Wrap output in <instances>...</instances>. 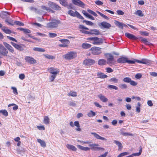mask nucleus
I'll return each instance as SVG.
<instances>
[{
  "label": "nucleus",
  "instance_id": "obj_1",
  "mask_svg": "<svg viewBox=\"0 0 157 157\" xmlns=\"http://www.w3.org/2000/svg\"><path fill=\"white\" fill-rule=\"evenodd\" d=\"M107 59L106 63L110 66L115 65L116 61L114 60V56L111 53H106L104 54Z\"/></svg>",
  "mask_w": 157,
  "mask_h": 157
},
{
  "label": "nucleus",
  "instance_id": "obj_2",
  "mask_svg": "<svg viewBox=\"0 0 157 157\" xmlns=\"http://www.w3.org/2000/svg\"><path fill=\"white\" fill-rule=\"evenodd\" d=\"M60 24L59 20L52 19L51 21L46 24V27L48 28H56Z\"/></svg>",
  "mask_w": 157,
  "mask_h": 157
},
{
  "label": "nucleus",
  "instance_id": "obj_3",
  "mask_svg": "<svg viewBox=\"0 0 157 157\" xmlns=\"http://www.w3.org/2000/svg\"><path fill=\"white\" fill-rule=\"evenodd\" d=\"M77 56V53L72 51L68 52L66 54L63 55V56L64 58L67 60H70L75 58Z\"/></svg>",
  "mask_w": 157,
  "mask_h": 157
},
{
  "label": "nucleus",
  "instance_id": "obj_4",
  "mask_svg": "<svg viewBox=\"0 0 157 157\" xmlns=\"http://www.w3.org/2000/svg\"><path fill=\"white\" fill-rule=\"evenodd\" d=\"M67 13L71 16L74 17H76L82 20L84 19V17L77 11L74 12L71 10H69L68 11Z\"/></svg>",
  "mask_w": 157,
  "mask_h": 157
},
{
  "label": "nucleus",
  "instance_id": "obj_5",
  "mask_svg": "<svg viewBox=\"0 0 157 157\" xmlns=\"http://www.w3.org/2000/svg\"><path fill=\"white\" fill-rule=\"evenodd\" d=\"M48 6L56 10H61V7L56 3L51 2L48 1Z\"/></svg>",
  "mask_w": 157,
  "mask_h": 157
},
{
  "label": "nucleus",
  "instance_id": "obj_6",
  "mask_svg": "<svg viewBox=\"0 0 157 157\" xmlns=\"http://www.w3.org/2000/svg\"><path fill=\"white\" fill-rule=\"evenodd\" d=\"M92 53L94 55H98L101 53V48L97 47H93L90 49Z\"/></svg>",
  "mask_w": 157,
  "mask_h": 157
},
{
  "label": "nucleus",
  "instance_id": "obj_7",
  "mask_svg": "<svg viewBox=\"0 0 157 157\" xmlns=\"http://www.w3.org/2000/svg\"><path fill=\"white\" fill-rule=\"evenodd\" d=\"M10 44L16 49L20 51L24 50V48L25 47V46L24 45H19L12 42H11Z\"/></svg>",
  "mask_w": 157,
  "mask_h": 157
},
{
  "label": "nucleus",
  "instance_id": "obj_8",
  "mask_svg": "<svg viewBox=\"0 0 157 157\" xmlns=\"http://www.w3.org/2000/svg\"><path fill=\"white\" fill-rule=\"evenodd\" d=\"M95 63V60L91 59H86L83 62V64L86 66L92 65Z\"/></svg>",
  "mask_w": 157,
  "mask_h": 157
},
{
  "label": "nucleus",
  "instance_id": "obj_9",
  "mask_svg": "<svg viewBox=\"0 0 157 157\" xmlns=\"http://www.w3.org/2000/svg\"><path fill=\"white\" fill-rule=\"evenodd\" d=\"M98 25L101 28H103L106 29H109L111 26V25L105 21H103L98 23Z\"/></svg>",
  "mask_w": 157,
  "mask_h": 157
},
{
  "label": "nucleus",
  "instance_id": "obj_10",
  "mask_svg": "<svg viewBox=\"0 0 157 157\" xmlns=\"http://www.w3.org/2000/svg\"><path fill=\"white\" fill-rule=\"evenodd\" d=\"M25 60L26 62L31 64H34L36 62V60L34 59L30 56H25Z\"/></svg>",
  "mask_w": 157,
  "mask_h": 157
},
{
  "label": "nucleus",
  "instance_id": "obj_11",
  "mask_svg": "<svg viewBox=\"0 0 157 157\" xmlns=\"http://www.w3.org/2000/svg\"><path fill=\"white\" fill-rule=\"evenodd\" d=\"M8 52L4 47L0 44V54L5 56H7Z\"/></svg>",
  "mask_w": 157,
  "mask_h": 157
},
{
  "label": "nucleus",
  "instance_id": "obj_12",
  "mask_svg": "<svg viewBox=\"0 0 157 157\" xmlns=\"http://www.w3.org/2000/svg\"><path fill=\"white\" fill-rule=\"evenodd\" d=\"M48 71L52 75H57L59 72V70L54 67H50L48 69Z\"/></svg>",
  "mask_w": 157,
  "mask_h": 157
},
{
  "label": "nucleus",
  "instance_id": "obj_13",
  "mask_svg": "<svg viewBox=\"0 0 157 157\" xmlns=\"http://www.w3.org/2000/svg\"><path fill=\"white\" fill-rule=\"evenodd\" d=\"M74 4L79 7L84 8L85 6V4L80 0H72Z\"/></svg>",
  "mask_w": 157,
  "mask_h": 157
},
{
  "label": "nucleus",
  "instance_id": "obj_14",
  "mask_svg": "<svg viewBox=\"0 0 157 157\" xmlns=\"http://www.w3.org/2000/svg\"><path fill=\"white\" fill-rule=\"evenodd\" d=\"M125 35L126 37L131 40H137L139 38L136 37L134 35L128 33H125Z\"/></svg>",
  "mask_w": 157,
  "mask_h": 157
},
{
  "label": "nucleus",
  "instance_id": "obj_15",
  "mask_svg": "<svg viewBox=\"0 0 157 157\" xmlns=\"http://www.w3.org/2000/svg\"><path fill=\"white\" fill-rule=\"evenodd\" d=\"M3 44L9 50V52L13 53L14 52V50L13 48L9 44H7L6 42H4Z\"/></svg>",
  "mask_w": 157,
  "mask_h": 157
},
{
  "label": "nucleus",
  "instance_id": "obj_16",
  "mask_svg": "<svg viewBox=\"0 0 157 157\" xmlns=\"http://www.w3.org/2000/svg\"><path fill=\"white\" fill-rule=\"evenodd\" d=\"M127 57H122L119 58L117 60V62L119 63H126Z\"/></svg>",
  "mask_w": 157,
  "mask_h": 157
},
{
  "label": "nucleus",
  "instance_id": "obj_17",
  "mask_svg": "<svg viewBox=\"0 0 157 157\" xmlns=\"http://www.w3.org/2000/svg\"><path fill=\"white\" fill-rule=\"evenodd\" d=\"M97 39H95L92 43L94 44L99 45L101 44L103 42V40L102 39H100L97 37H96Z\"/></svg>",
  "mask_w": 157,
  "mask_h": 157
},
{
  "label": "nucleus",
  "instance_id": "obj_18",
  "mask_svg": "<svg viewBox=\"0 0 157 157\" xmlns=\"http://www.w3.org/2000/svg\"><path fill=\"white\" fill-rule=\"evenodd\" d=\"M91 134L92 135H93L94 137L96 138L97 139H100L102 140H107V139H106L105 138L101 137L100 136H99V135H98V134L95 133V132H92L91 133Z\"/></svg>",
  "mask_w": 157,
  "mask_h": 157
},
{
  "label": "nucleus",
  "instance_id": "obj_19",
  "mask_svg": "<svg viewBox=\"0 0 157 157\" xmlns=\"http://www.w3.org/2000/svg\"><path fill=\"white\" fill-rule=\"evenodd\" d=\"M63 44H59V46L61 47H67V45L66 44L67 42H68L69 41L67 39L65 40H59Z\"/></svg>",
  "mask_w": 157,
  "mask_h": 157
},
{
  "label": "nucleus",
  "instance_id": "obj_20",
  "mask_svg": "<svg viewBox=\"0 0 157 157\" xmlns=\"http://www.w3.org/2000/svg\"><path fill=\"white\" fill-rule=\"evenodd\" d=\"M90 35H98L100 34V31L96 29H90Z\"/></svg>",
  "mask_w": 157,
  "mask_h": 157
},
{
  "label": "nucleus",
  "instance_id": "obj_21",
  "mask_svg": "<svg viewBox=\"0 0 157 157\" xmlns=\"http://www.w3.org/2000/svg\"><path fill=\"white\" fill-rule=\"evenodd\" d=\"M98 97L103 102H105L108 101V99L102 94H99L98 95Z\"/></svg>",
  "mask_w": 157,
  "mask_h": 157
},
{
  "label": "nucleus",
  "instance_id": "obj_22",
  "mask_svg": "<svg viewBox=\"0 0 157 157\" xmlns=\"http://www.w3.org/2000/svg\"><path fill=\"white\" fill-rule=\"evenodd\" d=\"M67 147L69 150H71L74 151H76L77 150L76 148L74 146L67 144L66 145Z\"/></svg>",
  "mask_w": 157,
  "mask_h": 157
},
{
  "label": "nucleus",
  "instance_id": "obj_23",
  "mask_svg": "<svg viewBox=\"0 0 157 157\" xmlns=\"http://www.w3.org/2000/svg\"><path fill=\"white\" fill-rule=\"evenodd\" d=\"M97 76H98V77L100 78H106L108 77L106 75L100 72H98L97 73Z\"/></svg>",
  "mask_w": 157,
  "mask_h": 157
},
{
  "label": "nucleus",
  "instance_id": "obj_24",
  "mask_svg": "<svg viewBox=\"0 0 157 157\" xmlns=\"http://www.w3.org/2000/svg\"><path fill=\"white\" fill-rule=\"evenodd\" d=\"M77 147L79 149L83 151H87L90 150V148L88 147H84L79 145H78Z\"/></svg>",
  "mask_w": 157,
  "mask_h": 157
},
{
  "label": "nucleus",
  "instance_id": "obj_25",
  "mask_svg": "<svg viewBox=\"0 0 157 157\" xmlns=\"http://www.w3.org/2000/svg\"><path fill=\"white\" fill-rule=\"evenodd\" d=\"M74 125L76 126L77 127V128H76L75 130L78 131L80 132L81 131V130L80 128V126L79 124V123L78 121H75L74 122Z\"/></svg>",
  "mask_w": 157,
  "mask_h": 157
},
{
  "label": "nucleus",
  "instance_id": "obj_26",
  "mask_svg": "<svg viewBox=\"0 0 157 157\" xmlns=\"http://www.w3.org/2000/svg\"><path fill=\"white\" fill-rule=\"evenodd\" d=\"M113 142L116 144L118 147V150H120L123 147L122 144L118 141L114 140Z\"/></svg>",
  "mask_w": 157,
  "mask_h": 157
},
{
  "label": "nucleus",
  "instance_id": "obj_27",
  "mask_svg": "<svg viewBox=\"0 0 157 157\" xmlns=\"http://www.w3.org/2000/svg\"><path fill=\"white\" fill-rule=\"evenodd\" d=\"M106 63V61L104 59H101L98 60V64L100 65H105Z\"/></svg>",
  "mask_w": 157,
  "mask_h": 157
},
{
  "label": "nucleus",
  "instance_id": "obj_28",
  "mask_svg": "<svg viewBox=\"0 0 157 157\" xmlns=\"http://www.w3.org/2000/svg\"><path fill=\"white\" fill-rule=\"evenodd\" d=\"M142 63L143 64L149 65L151 63V61L146 59H142Z\"/></svg>",
  "mask_w": 157,
  "mask_h": 157
},
{
  "label": "nucleus",
  "instance_id": "obj_29",
  "mask_svg": "<svg viewBox=\"0 0 157 157\" xmlns=\"http://www.w3.org/2000/svg\"><path fill=\"white\" fill-rule=\"evenodd\" d=\"M41 8L43 10L46 11H49L52 12H54V11L51 9L49 7L44 6H41Z\"/></svg>",
  "mask_w": 157,
  "mask_h": 157
},
{
  "label": "nucleus",
  "instance_id": "obj_30",
  "mask_svg": "<svg viewBox=\"0 0 157 157\" xmlns=\"http://www.w3.org/2000/svg\"><path fill=\"white\" fill-rule=\"evenodd\" d=\"M37 142L40 143L41 146L43 147H45L46 146V144L45 142L41 139H37Z\"/></svg>",
  "mask_w": 157,
  "mask_h": 157
},
{
  "label": "nucleus",
  "instance_id": "obj_31",
  "mask_svg": "<svg viewBox=\"0 0 157 157\" xmlns=\"http://www.w3.org/2000/svg\"><path fill=\"white\" fill-rule=\"evenodd\" d=\"M2 30L6 33L10 34L11 33V31L7 28L3 27L2 28Z\"/></svg>",
  "mask_w": 157,
  "mask_h": 157
},
{
  "label": "nucleus",
  "instance_id": "obj_32",
  "mask_svg": "<svg viewBox=\"0 0 157 157\" xmlns=\"http://www.w3.org/2000/svg\"><path fill=\"white\" fill-rule=\"evenodd\" d=\"M44 123L46 124H48L49 123V119L48 116H45L44 118Z\"/></svg>",
  "mask_w": 157,
  "mask_h": 157
},
{
  "label": "nucleus",
  "instance_id": "obj_33",
  "mask_svg": "<svg viewBox=\"0 0 157 157\" xmlns=\"http://www.w3.org/2000/svg\"><path fill=\"white\" fill-rule=\"evenodd\" d=\"M91 46V45L87 43H83L82 44V47L84 49H87L90 48Z\"/></svg>",
  "mask_w": 157,
  "mask_h": 157
},
{
  "label": "nucleus",
  "instance_id": "obj_34",
  "mask_svg": "<svg viewBox=\"0 0 157 157\" xmlns=\"http://www.w3.org/2000/svg\"><path fill=\"white\" fill-rule=\"evenodd\" d=\"M115 24L117 26H118L119 28H121L122 29H123V23L117 21H115Z\"/></svg>",
  "mask_w": 157,
  "mask_h": 157
},
{
  "label": "nucleus",
  "instance_id": "obj_35",
  "mask_svg": "<svg viewBox=\"0 0 157 157\" xmlns=\"http://www.w3.org/2000/svg\"><path fill=\"white\" fill-rule=\"evenodd\" d=\"M107 88L109 90L114 89L117 90L118 89L117 87L113 85H109L107 86Z\"/></svg>",
  "mask_w": 157,
  "mask_h": 157
},
{
  "label": "nucleus",
  "instance_id": "obj_36",
  "mask_svg": "<svg viewBox=\"0 0 157 157\" xmlns=\"http://www.w3.org/2000/svg\"><path fill=\"white\" fill-rule=\"evenodd\" d=\"M33 50L34 51L44 52L45 51V50L43 48H34Z\"/></svg>",
  "mask_w": 157,
  "mask_h": 157
},
{
  "label": "nucleus",
  "instance_id": "obj_37",
  "mask_svg": "<svg viewBox=\"0 0 157 157\" xmlns=\"http://www.w3.org/2000/svg\"><path fill=\"white\" fill-rule=\"evenodd\" d=\"M87 115L89 117H92L95 116L96 114L94 112H93L92 110H90L88 113Z\"/></svg>",
  "mask_w": 157,
  "mask_h": 157
},
{
  "label": "nucleus",
  "instance_id": "obj_38",
  "mask_svg": "<svg viewBox=\"0 0 157 157\" xmlns=\"http://www.w3.org/2000/svg\"><path fill=\"white\" fill-rule=\"evenodd\" d=\"M109 81L111 82L117 83L118 82L119 80L113 77L110 78Z\"/></svg>",
  "mask_w": 157,
  "mask_h": 157
},
{
  "label": "nucleus",
  "instance_id": "obj_39",
  "mask_svg": "<svg viewBox=\"0 0 157 157\" xmlns=\"http://www.w3.org/2000/svg\"><path fill=\"white\" fill-rule=\"evenodd\" d=\"M68 95L69 96H71L73 97H75L77 96V93L75 92L71 91L68 93Z\"/></svg>",
  "mask_w": 157,
  "mask_h": 157
},
{
  "label": "nucleus",
  "instance_id": "obj_40",
  "mask_svg": "<svg viewBox=\"0 0 157 157\" xmlns=\"http://www.w3.org/2000/svg\"><path fill=\"white\" fill-rule=\"evenodd\" d=\"M135 14L140 17H142L144 16V14L141 10H137L135 12Z\"/></svg>",
  "mask_w": 157,
  "mask_h": 157
},
{
  "label": "nucleus",
  "instance_id": "obj_41",
  "mask_svg": "<svg viewBox=\"0 0 157 157\" xmlns=\"http://www.w3.org/2000/svg\"><path fill=\"white\" fill-rule=\"evenodd\" d=\"M99 14L101 17H102L103 18H105V19L106 20H109V18L107 16L103 14L102 13L98 11H96Z\"/></svg>",
  "mask_w": 157,
  "mask_h": 157
},
{
  "label": "nucleus",
  "instance_id": "obj_42",
  "mask_svg": "<svg viewBox=\"0 0 157 157\" xmlns=\"http://www.w3.org/2000/svg\"><path fill=\"white\" fill-rule=\"evenodd\" d=\"M15 105L13 107V109L14 110H16L18 109V106L14 103L9 104L8 105V107H10L11 106Z\"/></svg>",
  "mask_w": 157,
  "mask_h": 157
},
{
  "label": "nucleus",
  "instance_id": "obj_43",
  "mask_svg": "<svg viewBox=\"0 0 157 157\" xmlns=\"http://www.w3.org/2000/svg\"><path fill=\"white\" fill-rule=\"evenodd\" d=\"M44 56L46 58L49 59H53L55 58V57L54 56L52 55H48V54H44Z\"/></svg>",
  "mask_w": 157,
  "mask_h": 157
},
{
  "label": "nucleus",
  "instance_id": "obj_44",
  "mask_svg": "<svg viewBox=\"0 0 157 157\" xmlns=\"http://www.w3.org/2000/svg\"><path fill=\"white\" fill-rule=\"evenodd\" d=\"M119 87L122 90L126 89L127 88V85L125 84H121L119 85Z\"/></svg>",
  "mask_w": 157,
  "mask_h": 157
},
{
  "label": "nucleus",
  "instance_id": "obj_45",
  "mask_svg": "<svg viewBox=\"0 0 157 157\" xmlns=\"http://www.w3.org/2000/svg\"><path fill=\"white\" fill-rule=\"evenodd\" d=\"M93 146L92 147H91V149L92 150H104V148Z\"/></svg>",
  "mask_w": 157,
  "mask_h": 157
},
{
  "label": "nucleus",
  "instance_id": "obj_46",
  "mask_svg": "<svg viewBox=\"0 0 157 157\" xmlns=\"http://www.w3.org/2000/svg\"><path fill=\"white\" fill-rule=\"evenodd\" d=\"M83 22L85 23L86 25H94L92 22L89 21L84 20L83 21Z\"/></svg>",
  "mask_w": 157,
  "mask_h": 157
},
{
  "label": "nucleus",
  "instance_id": "obj_47",
  "mask_svg": "<svg viewBox=\"0 0 157 157\" xmlns=\"http://www.w3.org/2000/svg\"><path fill=\"white\" fill-rule=\"evenodd\" d=\"M14 24L17 25H18L20 26H23L24 25V24L22 22H21L18 21H15L14 22Z\"/></svg>",
  "mask_w": 157,
  "mask_h": 157
},
{
  "label": "nucleus",
  "instance_id": "obj_48",
  "mask_svg": "<svg viewBox=\"0 0 157 157\" xmlns=\"http://www.w3.org/2000/svg\"><path fill=\"white\" fill-rule=\"evenodd\" d=\"M87 11L90 14H92L95 17H97L98 15L94 11L90 10H87Z\"/></svg>",
  "mask_w": 157,
  "mask_h": 157
},
{
  "label": "nucleus",
  "instance_id": "obj_49",
  "mask_svg": "<svg viewBox=\"0 0 157 157\" xmlns=\"http://www.w3.org/2000/svg\"><path fill=\"white\" fill-rule=\"evenodd\" d=\"M131 79L129 77L124 78L123 79V81L125 82L129 83L131 82Z\"/></svg>",
  "mask_w": 157,
  "mask_h": 157
},
{
  "label": "nucleus",
  "instance_id": "obj_50",
  "mask_svg": "<svg viewBox=\"0 0 157 157\" xmlns=\"http://www.w3.org/2000/svg\"><path fill=\"white\" fill-rule=\"evenodd\" d=\"M48 35L49 37L52 38L55 37L57 36L56 34L51 33H49Z\"/></svg>",
  "mask_w": 157,
  "mask_h": 157
},
{
  "label": "nucleus",
  "instance_id": "obj_51",
  "mask_svg": "<svg viewBox=\"0 0 157 157\" xmlns=\"http://www.w3.org/2000/svg\"><path fill=\"white\" fill-rule=\"evenodd\" d=\"M141 105L140 103L138 102L137 103V106L136 107V111L138 113H140V106Z\"/></svg>",
  "mask_w": 157,
  "mask_h": 157
},
{
  "label": "nucleus",
  "instance_id": "obj_52",
  "mask_svg": "<svg viewBox=\"0 0 157 157\" xmlns=\"http://www.w3.org/2000/svg\"><path fill=\"white\" fill-rule=\"evenodd\" d=\"M129 154V153L127 152H124L120 154L117 157H121Z\"/></svg>",
  "mask_w": 157,
  "mask_h": 157
},
{
  "label": "nucleus",
  "instance_id": "obj_53",
  "mask_svg": "<svg viewBox=\"0 0 157 157\" xmlns=\"http://www.w3.org/2000/svg\"><path fill=\"white\" fill-rule=\"evenodd\" d=\"M0 112H1L3 115L5 116H7L8 115V113L7 111L6 110H1Z\"/></svg>",
  "mask_w": 157,
  "mask_h": 157
},
{
  "label": "nucleus",
  "instance_id": "obj_54",
  "mask_svg": "<svg viewBox=\"0 0 157 157\" xmlns=\"http://www.w3.org/2000/svg\"><path fill=\"white\" fill-rule=\"evenodd\" d=\"M68 105L70 106L75 107L76 105V103L73 101H70L68 102Z\"/></svg>",
  "mask_w": 157,
  "mask_h": 157
},
{
  "label": "nucleus",
  "instance_id": "obj_55",
  "mask_svg": "<svg viewBox=\"0 0 157 157\" xmlns=\"http://www.w3.org/2000/svg\"><path fill=\"white\" fill-rule=\"evenodd\" d=\"M56 75H52L49 78V79L51 80V82H52L54 81V79L56 77Z\"/></svg>",
  "mask_w": 157,
  "mask_h": 157
},
{
  "label": "nucleus",
  "instance_id": "obj_56",
  "mask_svg": "<svg viewBox=\"0 0 157 157\" xmlns=\"http://www.w3.org/2000/svg\"><path fill=\"white\" fill-rule=\"evenodd\" d=\"M121 134L122 135H123L124 136H133V134L131 133H130L122 132Z\"/></svg>",
  "mask_w": 157,
  "mask_h": 157
},
{
  "label": "nucleus",
  "instance_id": "obj_57",
  "mask_svg": "<svg viewBox=\"0 0 157 157\" xmlns=\"http://www.w3.org/2000/svg\"><path fill=\"white\" fill-rule=\"evenodd\" d=\"M32 24L33 25L36 26L40 27H42V25L40 23H33Z\"/></svg>",
  "mask_w": 157,
  "mask_h": 157
},
{
  "label": "nucleus",
  "instance_id": "obj_58",
  "mask_svg": "<svg viewBox=\"0 0 157 157\" xmlns=\"http://www.w3.org/2000/svg\"><path fill=\"white\" fill-rule=\"evenodd\" d=\"M135 61L133 60H128V58H127L126 63L129 64H134L135 63Z\"/></svg>",
  "mask_w": 157,
  "mask_h": 157
},
{
  "label": "nucleus",
  "instance_id": "obj_59",
  "mask_svg": "<svg viewBox=\"0 0 157 157\" xmlns=\"http://www.w3.org/2000/svg\"><path fill=\"white\" fill-rule=\"evenodd\" d=\"M130 84L132 86H136L137 85V83L135 81L131 80V82H130Z\"/></svg>",
  "mask_w": 157,
  "mask_h": 157
},
{
  "label": "nucleus",
  "instance_id": "obj_60",
  "mask_svg": "<svg viewBox=\"0 0 157 157\" xmlns=\"http://www.w3.org/2000/svg\"><path fill=\"white\" fill-rule=\"evenodd\" d=\"M11 89L13 90V92L14 94H18V92H17V90L16 88L15 87H12Z\"/></svg>",
  "mask_w": 157,
  "mask_h": 157
},
{
  "label": "nucleus",
  "instance_id": "obj_61",
  "mask_svg": "<svg viewBox=\"0 0 157 157\" xmlns=\"http://www.w3.org/2000/svg\"><path fill=\"white\" fill-rule=\"evenodd\" d=\"M117 13L119 15H123L124 13L123 12L120 10H118L117 11Z\"/></svg>",
  "mask_w": 157,
  "mask_h": 157
},
{
  "label": "nucleus",
  "instance_id": "obj_62",
  "mask_svg": "<svg viewBox=\"0 0 157 157\" xmlns=\"http://www.w3.org/2000/svg\"><path fill=\"white\" fill-rule=\"evenodd\" d=\"M7 38L10 40L14 41L16 42H17V40H16L12 37L8 36H7Z\"/></svg>",
  "mask_w": 157,
  "mask_h": 157
},
{
  "label": "nucleus",
  "instance_id": "obj_63",
  "mask_svg": "<svg viewBox=\"0 0 157 157\" xmlns=\"http://www.w3.org/2000/svg\"><path fill=\"white\" fill-rule=\"evenodd\" d=\"M142 75L141 74L138 73L136 74L135 76V77L137 79H139L141 78Z\"/></svg>",
  "mask_w": 157,
  "mask_h": 157
},
{
  "label": "nucleus",
  "instance_id": "obj_64",
  "mask_svg": "<svg viewBox=\"0 0 157 157\" xmlns=\"http://www.w3.org/2000/svg\"><path fill=\"white\" fill-rule=\"evenodd\" d=\"M25 76L24 74H21L19 75V78L21 80L25 78Z\"/></svg>",
  "mask_w": 157,
  "mask_h": 157
}]
</instances>
